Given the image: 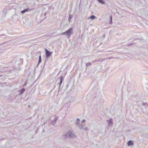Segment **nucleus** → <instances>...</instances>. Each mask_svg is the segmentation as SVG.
<instances>
[{
  "instance_id": "obj_14",
  "label": "nucleus",
  "mask_w": 148,
  "mask_h": 148,
  "mask_svg": "<svg viewBox=\"0 0 148 148\" xmlns=\"http://www.w3.org/2000/svg\"><path fill=\"white\" fill-rule=\"evenodd\" d=\"M96 18V17L94 15H92L90 17V18L91 19H93Z\"/></svg>"
},
{
  "instance_id": "obj_6",
  "label": "nucleus",
  "mask_w": 148,
  "mask_h": 148,
  "mask_svg": "<svg viewBox=\"0 0 148 148\" xmlns=\"http://www.w3.org/2000/svg\"><path fill=\"white\" fill-rule=\"evenodd\" d=\"M58 117H55L53 120H51V124L52 125L55 124L56 121L57 120Z\"/></svg>"
},
{
  "instance_id": "obj_1",
  "label": "nucleus",
  "mask_w": 148,
  "mask_h": 148,
  "mask_svg": "<svg viewBox=\"0 0 148 148\" xmlns=\"http://www.w3.org/2000/svg\"><path fill=\"white\" fill-rule=\"evenodd\" d=\"M63 137L70 138H74L76 137L74 132L72 130L69 131L63 135Z\"/></svg>"
},
{
  "instance_id": "obj_23",
  "label": "nucleus",
  "mask_w": 148,
  "mask_h": 148,
  "mask_svg": "<svg viewBox=\"0 0 148 148\" xmlns=\"http://www.w3.org/2000/svg\"><path fill=\"white\" fill-rule=\"evenodd\" d=\"M132 44H129V45H128V46L130 45H132Z\"/></svg>"
},
{
  "instance_id": "obj_11",
  "label": "nucleus",
  "mask_w": 148,
  "mask_h": 148,
  "mask_svg": "<svg viewBox=\"0 0 148 148\" xmlns=\"http://www.w3.org/2000/svg\"><path fill=\"white\" fill-rule=\"evenodd\" d=\"M25 90L24 88H22L20 91V93L21 94L23 93L24 92Z\"/></svg>"
},
{
  "instance_id": "obj_13",
  "label": "nucleus",
  "mask_w": 148,
  "mask_h": 148,
  "mask_svg": "<svg viewBox=\"0 0 148 148\" xmlns=\"http://www.w3.org/2000/svg\"><path fill=\"white\" fill-rule=\"evenodd\" d=\"M72 15L71 14H69V18H68V20L69 21H70L71 19V18H72Z\"/></svg>"
},
{
  "instance_id": "obj_8",
  "label": "nucleus",
  "mask_w": 148,
  "mask_h": 148,
  "mask_svg": "<svg viewBox=\"0 0 148 148\" xmlns=\"http://www.w3.org/2000/svg\"><path fill=\"white\" fill-rule=\"evenodd\" d=\"M29 10H29V8H27L25 10H23L21 11V13L22 14H24L25 12H28Z\"/></svg>"
},
{
  "instance_id": "obj_19",
  "label": "nucleus",
  "mask_w": 148,
  "mask_h": 148,
  "mask_svg": "<svg viewBox=\"0 0 148 148\" xmlns=\"http://www.w3.org/2000/svg\"><path fill=\"white\" fill-rule=\"evenodd\" d=\"M86 121L85 119H83L82 121V123H85L86 122Z\"/></svg>"
},
{
  "instance_id": "obj_22",
  "label": "nucleus",
  "mask_w": 148,
  "mask_h": 148,
  "mask_svg": "<svg viewBox=\"0 0 148 148\" xmlns=\"http://www.w3.org/2000/svg\"><path fill=\"white\" fill-rule=\"evenodd\" d=\"M69 86V85L68 84H67V86H66V88H67Z\"/></svg>"
},
{
  "instance_id": "obj_9",
  "label": "nucleus",
  "mask_w": 148,
  "mask_h": 148,
  "mask_svg": "<svg viewBox=\"0 0 148 148\" xmlns=\"http://www.w3.org/2000/svg\"><path fill=\"white\" fill-rule=\"evenodd\" d=\"M133 144L134 143L131 140L129 141L127 143V144L129 146L133 145Z\"/></svg>"
},
{
  "instance_id": "obj_20",
  "label": "nucleus",
  "mask_w": 148,
  "mask_h": 148,
  "mask_svg": "<svg viewBox=\"0 0 148 148\" xmlns=\"http://www.w3.org/2000/svg\"><path fill=\"white\" fill-rule=\"evenodd\" d=\"M99 61V60H95L92 61V63H94L95 62H98Z\"/></svg>"
},
{
  "instance_id": "obj_7",
  "label": "nucleus",
  "mask_w": 148,
  "mask_h": 148,
  "mask_svg": "<svg viewBox=\"0 0 148 148\" xmlns=\"http://www.w3.org/2000/svg\"><path fill=\"white\" fill-rule=\"evenodd\" d=\"M112 119H111L109 120H107V121H108V125L109 126L112 125Z\"/></svg>"
},
{
  "instance_id": "obj_2",
  "label": "nucleus",
  "mask_w": 148,
  "mask_h": 148,
  "mask_svg": "<svg viewBox=\"0 0 148 148\" xmlns=\"http://www.w3.org/2000/svg\"><path fill=\"white\" fill-rule=\"evenodd\" d=\"M73 28H70L67 31L62 33L61 34L62 35H66L69 36V37H70V35L73 32Z\"/></svg>"
},
{
  "instance_id": "obj_29",
  "label": "nucleus",
  "mask_w": 148,
  "mask_h": 148,
  "mask_svg": "<svg viewBox=\"0 0 148 148\" xmlns=\"http://www.w3.org/2000/svg\"><path fill=\"white\" fill-rule=\"evenodd\" d=\"M1 44H0V45H1Z\"/></svg>"
},
{
  "instance_id": "obj_21",
  "label": "nucleus",
  "mask_w": 148,
  "mask_h": 148,
  "mask_svg": "<svg viewBox=\"0 0 148 148\" xmlns=\"http://www.w3.org/2000/svg\"><path fill=\"white\" fill-rule=\"evenodd\" d=\"M145 105V103H142V106H144Z\"/></svg>"
},
{
  "instance_id": "obj_12",
  "label": "nucleus",
  "mask_w": 148,
  "mask_h": 148,
  "mask_svg": "<svg viewBox=\"0 0 148 148\" xmlns=\"http://www.w3.org/2000/svg\"><path fill=\"white\" fill-rule=\"evenodd\" d=\"M41 62V56L40 55L39 56V58L38 60V64H40V62Z\"/></svg>"
},
{
  "instance_id": "obj_26",
  "label": "nucleus",
  "mask_w": 148,
  "mask_h": 148,
  "mask_svg": "<svg viewBox=\"0 0 148 148\" xmlns=\"http://www.w3.org/2000/svg\"><path fill=\"white\" fill-rule=\"evenodd\" d=\"M46 13H45V14H44V16H46Z\"/></svg>"
},
{
  "instance_id": "obj_16",
  "label": "nucleus",
  "mask_w": 148,
  "mask_h": 148,
  "mask_svg": "<svg viewBox=\"0 0 148 148\" xmlns=\"http://www.w3.org/2000/svg\"><path fill=\"white\" fill-rule=\"evenodd\" d=\"M91 65V64L90 62H88L86 63V66H90Z\"/></svg>"
},
{
  "instance_id": "obj_10",
  "label": "nucleus",
  "mask_w": 148,
  "mask_h": 148,
  "mask_svg": "<svg viewBox=\"0 0 148 148\" xmlns=\"http://www.w3.org/2000/svg\"><path fill=\"white\" fill-rule=\"evenodd\" d=\"M97 1L99 3L102 4H105V2L103 0H97Z\"/></svg>"
},
{
  "instance_id": "obj_25",
  "label": "nucleus",
  "mask_w": 148,
  "mask_h": 148,
  "mask_svg": "<svg viewBox=\"0 0 148 148\" xmlns=\"http://www.w3.org/2000/svg\"><path fill=\"white\" fill-rule=\"evenodd\" d=\"M107 52H112V51H108Z\"/></svg>"
},
{
  "instance_id": "obj_4",
  "label": "nucleus",
  "mask_w": 148,
  "mask_h": 148,
  "mask_svg": "<svg viewBox=\"0 0 148 148\" xmlns=\"http://www.w3.org/2000/svg\"><path fill=\"white\" fill-rule=\"evenodd\" d=\"M45 50L46 54V57L47 58L49 57L52 54V52L49 51L46 49H45Z\"/></svg>"
},
{
  "instance_id": "obj_15",
  "label": "nucleus",
  "mask_w": 148,
  "mask_h": 148,
  "mask_svg": "<svg viewBox=\"0 0 148 148\" xmlns=\"http://www.w3.org/2000/svg\"><path fill=\"white\" fill-rule=\"evenodd\" d=\"M79 119L77 118V122L76 123V125H77L79 124Z\"/></svg>"
},
{
  "instance_id": "obj_3",
  "label": "nucleus",
  "mask_w": 148,
  "mask_h": 148,
  "mask_svg": "<svg viewBox=\"0 0 148 148\" xmlns=\"http://www.w3.org/2000/svg\"><path fill=\"white\" fill-rule=\"evenodd\" d=\"M85 125V124H82L81 125H78V126L79 127V128L85 131H87L88 130V128L87 127H84V126Z\"/></svg>"
},
{
  "instance_id": "obj_27",
  "label": "nucleus",
  "mask_w": 148,
  "mask_h": 148,
  "mask_svg": "<svg viewBox=\"0 0 148 148\" xmlns=\"http://www.w3.org/2000/svg\"><path fill=\"white\" fill-rule=\"evenodd\" d=\"M56 87V86H55L53 88V89H54Z\"/></svg>"
},
{
  "instance_id": "obj_24",
  "label": "nucleus",
  "mask_w": 148,
  "mask_h": 148,
  "mask_svg": "<svg viewBox=\"0 0 148 148\" xmlns=\"http://www.w3.org/2000/svg\"><path fill=\"white\" fill-rule=\"evenodd\" d=\"M112 57H109V59H112Z\"/></svg>"
},
{
  "instance_id": "obj_28",
  "label": "nucleus",
  "mask_w": 148,
  "mask_h": 148,
  "mask_svg": "<svg viewBox=\"0 0 148 148\" xmlns=\"http://www.w3.org/2000/svg\"><path fill=\"white\" fill-rule=\"evenodd\" d=\"M28 107H30V105H29L28 106Z\"/></svg>"
},
{
  "instance_id": "obj_5",
  "label": "nucleus",
  "mask_w": 148,
  "mask_h": 148,
  "mask_svg": "<svg viewBox=\"0 0 148 148\" xmlns=\"http://www.w3.org/2000/svg\"><path fill=\"white\" fill-rule=\"evenodd\" d=\"M63 76H61L60 77V82L59 84V87L58 88V92H59L60 90V86L61 85V84L62 83L63 79Z\"/></svg>"
},
{
  "instance_id": "obj_17",
  "label": "nucleus",
  "mask_w": 148,
  "mask_h": 148,
  "mask_svg": "<svg viewBox=\"0 0 148 148\" xmlns=\"http://www.w3.org/2000/svg\"><path fill=\"white\" fill-rule=\"evenodd\" d=\"M110 24H111L112 21V16H110Z\"/></svg>"
},
{
  "instance_id": "obj_18",
  "label": "nucleus",
  "mask_w": 148,
  "mask_h": 148,
  "mask_svg": "<svg viewBox=\"0 0 148 148\" xmlns=\"http://www.w3.org/2000/svg\"><path fill=\"white\" fill-rule=\"evenodd\" d=\"M27 82L26 81H25V83H24V84H23V86L24 87L25 86H26V85H27Z\"/></svg>"
}]
</instances>
